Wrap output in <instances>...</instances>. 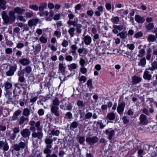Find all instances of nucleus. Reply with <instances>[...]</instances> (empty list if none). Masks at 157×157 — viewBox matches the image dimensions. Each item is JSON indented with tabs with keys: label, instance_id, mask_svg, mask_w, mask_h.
I'll return each mask as SVG.
<instances>
[{
	"label": "nucleus",
	"instance_id": "nucleus-1",
	"mask_svg": "<svg viewBox=\"0 0 157 157\" xmlns=\"http://www.w3.org/2000/svg\"><path fill=\"white\" fill-rule=\"evenodd\" d=\"M32 71V68L30 66L26 67L25 68L21 70L18 71L17 75L18 76V80L21 82H23L25 81L24 77L25 72L27 74H30Z\"/></svg>",
	"mask_w": 157,
	"mask_h": 157
},
{
	"label": "nucleus",
	"instance_id": "nucleus-2",
	"mask_svg": "<svg viewBox=\"0 0 157 157\" xmlns=\"http://www.w3.org/2000/svg\"><path fill=\"white\" fill-rule=\"evenodd\" d=\"M27 143L25 142H21L18 144H14L13 148L15 150L17 151H19L21 149H23L27 146Z\"/></svg>",
	"mask_w": 157,
	"mask_h": 157
},
{
	"label": "nucleus",
	"instance_id": "nucleus-3",
	"mask_svg": "<svg viewBox=\"0 0 157 157\" xmlns=\"http://www.w3.org/2000/svg\"><path fill=\"white\" fill-rule=\"evenodd\" d=\"M17 68V66L16 65L12 66L10 67L9 70L6 73V76H13L14 72L16 71Z\"/></svg>",
	"mask_w": 157,
	"mask_h": 157
},
{
	"label": "nucleus",
	"instance_id": "nucleus-4",
	"mask_svg": "<svg viewBox=\"0 0 157 157\" xmlns=\"http://www.w3.org/2000/svg\"><path fill=\"white\" fill-rule=\"evenodd\" d=\"M98 138L96 136H93L92 137H88L86 139V141L91 145L94 144L98 142Z\"/></svg>",
	"mask_w": 157,
	"mask_h": 157
},
{
	"label": "nucleus",
	"instance_id": "nucleus-5",
	"mask_svg": "<svg viewBox=\"0 0 157 157\" xmlns=\"http://www.w3.org/2000/svg\"><path fill=\"white\" fill-rule=\"evenodd\" d=\"M21 134L22 137L24 138H29L31 134V132L28 129H24L21 132Z\"/></svg>",
	"mask_w": 157,
	"mask_h": 157
},
{
	"label": "nucleus",
	"instance_id": "nucleus-6",
	"mask_svg": "<svg viewBox=\"0 0 157 157\" xmlns=\"http://www.w3.org/2000/svg\"><path fill=\"white\" fill-rule=\"evenodd\" d=\"M9 148L8 144L6 141H0V149H2L4 151H6Z\"/></svg>",
	"mask_w": 157,
	"mask_h": 157
},
{
	"label": "nucleus",
	"instance_id": "nucleus-7",
	"mask_svg": "<svg viewBox=\"0 0 157 157\" xmlns=\"http://www.w3.org/2000/svg\"><path fill=\"white\" fill-rule=\"evenodd\" d=\"M125 106V103L124 102H122L118 104L117 111L119 114H122L124 111Z\"/></svg>",
	"mask_w": 157,
	"mask_h": 157
},
{
	"label": "nucleus",
	"instance_id": "nucleus-8",
	"mask_svg": "<svg viewBox=\"0 0 157 157\" xmlns=\"http://www.w3.org/2000/svg\"><path fill=\"white\" fill-rule=\"evenodd\" d=\"M142 80L141 78L139 76L134 75L132 78V84L136 85L140 82Z\"/></svg>",
	"mask_w": 157,
	"mask_h": 157
},
{
	"label": "nucleus",
	"instance_id": "nucleus-9",
	"mask_svg": "<svg viewBox=\"0 0 157 157\" xmlns=\"http://www.w3.org/2000/svg\"><path fill=\"white\" fill-rule=\"evenodd\" d=\"M140 120L141 124L143 125H146L148 124V120L147 117L144 115L141 114L140 117Z\"/></svg>",
	"mask_w": 157,
	"mask_h": 157
},
{
	"label": "nucleus",
	"instance_id": "nucleus-10",
	"mask_svg": "<svg viewBox=\"0 0 157 157\" xmlns=\"http://www.w3.org/2000/svg\"><path fill=\"white\" fill-rule=\"evenodd\" d=\"M2 16L5 23H11L9 17L8 16L5 11H3L2 12Z\"/></svg>",
	"mask_w": 157,
	"mask_h": 157
},
{
	"label": "nucleus",
	"instance_id": "nucleus-11",
	"mask_svg": "<svg viewBox=\"0 0 157 157\" xmlns=\"http://www.w3.org/2000/svg\"><path fill=\"white\" fill-rule=\"evenodd\" d=\"M12 93L9 91H7L6 94H5V99L6 100V103H10L12 100L11 98Z\"/></svg>",
	"mask_w": 157,
	"mask_h": 157
},
{
	"label": "nucleus",
	"instance_id": "nucleus-12",
	"mask_svg": "<svg viewBox=\"0 0 157 157\" xmlns=\"http://www.w3.org/2000/svg\"><path fill=\"white\" fill-rule=\"evenodd\" d=\"M19 62L23 66H27L30 63L29 59L27 58H23L19 60Z\"/></svg>",
	"mask_w": 157,
	"mask_h": 157
},
{
	"label": "nucleus",
	"instance_id": "nucleus-13",
	"mask_svg": "<svg viewBox=\"0 0 157 157\" xmlns=\"http://www.w3.org/2000/svg\"><path fill=\"white\" fill-rule=\"evenodd\" d=\"M59 107L58 106L55 105H52L51 109V110L52 112L53 113L54 115L56 116H58L59 115V112L58 111Z\"/></svg>",
	"mask_w": 157,
	"mask_h": 157
},
{
	"label": "nucleus",
	"instance_id": "nucleus-14",
	"mask_svg": "<svg viewBox=\"0 0 157 157\" xmlns=\"http://www.w3.org/2000/svg\"><path fill=\"white\" fill-rule=\"evenodd\" d=\"M135 20L137 22L140 23H144L145 21L144 17L139 15H135Z\"/></svg>",
	"mask_w": 157,
	"mask_h": 157
},
{
	"label": "nucleus",
	"instance_id": "nucleus-15",
	"mask_svg": "<svg viewBox=\"0 0 157 157\" xmlns=\"http://www.w3.org/2000/svg\"><path fill=\"white\" fill-rule=\"evenodd\" d=\"M105 133L107 135L109 134L108 139L109 140H111L112 139L113 137L114 136L115 134V132L113 130L109 131V130L106 129L105 131Z\"/></svg>",
	"mask_w": 157,
	"mask_h": 157
},
{
	"label": "nucleus",
	"instance_id": "nucleus-16",
	"mask_svg": "<svg viewBox=\"0 0 157 157\" xmlns=\"http://www.w3.org/2000/svg\"><path fill=\"white\" fill-rule=\"evenodd\" d=\"M45 142L46 144H47V148L44 149V152L45 154H47V157H48L49 153V139L47 138L45 140Z\"/></svg>",
	"mask_w": 157,
	"mask_h": 157
},
{
	"label": "nucleus",
	"instance_id": "nucleus-17",
	"mask_svg": "<svg viewBox=\"0 0 157 157\" xmlns=\"http://www.w3.org/2000/svg\"><path fill=\"white\" fill-rule=\"evenodd\" d=\"M84 43L86 45H89L92 41L91 37L88 35L85 36L84 37Z\"/></svg>",
	"mask_w": 157,
	"mask_h": 157
},
{
	"label": "nucleus",
	"instance_id": "nucleus-18",
	"mask_svg": "<svg viewBox=\"0 0 157 157\" xmlns=\"http://www.w3.org/2000/svg\"><path fill=\"white\" fill-rule=\"evenodd\" d=\"M38 21V20L37 19L30 20L28 23V25L30 27H32L33 25H36Z\"/></svg>",
	"mask_w": 157,
	"mask_h": 157
},
{
	"label": "nucleus",
	"instance_id": "nucleus-19",
	"mask_svg": "<svg viewBox=\"0 0 157 157\" xmlns=\"http://www.w3.org/2000/svg\"><path fill=\"white\" fill-rule=\"evenodd\" d=\"M61 5L57 3L55 5L53 3H50V9H54V10H58L59 9Z\"/></svg>",
	"mask_w": 157,
	"mask_h": 157
},
{
	"label": "nucleus",
	"instance_id": "nucleus-20",
	"mask_svg": "<svg viewBox=\"0 0 157 157\" xmlns=\"http://www.w3.org/2000/svg\"><path fill=\"white\" fill-rule=\"evenodd\" d=\"M78 52L79 53V55L83 53L84 55H86L88 53V50L86 48L82 47V48H78Z\"/></svg>",
	"mask_w": 157,
	"mask_h": 157
},
{
	"label": "nucleus",
	"instance_id": "nucleus-21",
	"mask_svg": "<svg viewBox=\"0 0 157 157\" xmlns=\"http://www.w3.org/2000/svg\"><path fill=\"white\" fill-rule=\"evenodd\" d=\"M21 91L19 89L15 88L13 91V96L16 98H18V97Z\"/></svg>",
	"mask_w": 157,
	"mask_h": 157
},
{
	"label": "nucleus",
	"instance_id": "nucleus-22",
	"mask_svg": "<svg viewBox=\"0 0 157 157\" xmlns=\"http://www.w3.org/2000/svg\"><path fill=\"white\" fill-rule=\"evenodd\" d=\"M9 15L10 21L12 23L13 22L15 21L16 19L15 16V12L13 11H11L9 12Z\"/></svg>",
	"mask_w": 157,
	"mask_h": 157
},
{
	"label": "nucleus",
	"instance_id": "nucleus-23",
	"mask_svg": "<svg viewBox=\"0 0 157 157\" xmlns=\"http://www.w3.org/2000/svg\"><path fill=\"white\" fill-rule=\"evenodd\" d=\"M13 84L8 81L4 83V87L5 90L7 91V90L12 87Z\"/></svg>",
	"mask_w": 157,
	"mask_h": 157
},
{
	"label": "nucleus",
	"instance_id": "nucleus-24",
	"mask_svg": "<svg viewBox=\"0 0 157 157\" xmlns=\"http://www.w3.org/2000/svg\"><path fill=\"white\" fill-rule=\"evenodd\" d=\"M33 137H37L39 139H41L43 136V134L41 132H38V133L33 132L32 134Z\"/></svg>",
	"mask_w": 157,
	"mask_h": 157
},
{
	"label": "nucleus",
	"instance_id": "nucleus-25",
	"mask_svg": "<svg viewBox=\"0 0 157 157\" xmlns=\"http://www.w3.org/2000/svg\"><path fill=\"white\" fill-rule=\"evenodd\" d=\"M107 118L110 120H114L116 118L115 114L114 113L110 112L108 114Z\"/></svg>",
	"mask_w": 157,
	"mask_h": 157
},
{
	"label": "nucleus",
	"instance_id": "nucleus-26",
	"mask_svg": "<svg viewBox=\"0 0 157 157\" xmlns=\"http://www.w3.org/2000/svg\"><path fill=\"white\" fill-rule=\"evenodd\" d=\"M14 11L16 13L21 14L25 11V10L20 7H16L14 9Z\"/></svg>",
	"mask_w": 157,
	"mask_h": 157
},
{
	"label": "nucleus",
	"instance_id": "nucleus-27",
	"mask_svg": "<svg viewBox=\"0 0 157 157\" xmlns=\"http://www.w3.org/2000/svg\"><path fill=\"white\" fill-rule=\"evenodd\" d=\"M151 75L149 74L148 71H144L143 76L144 79L149 80L151 79Z\"/></svg>",
	"mask_w": 157,
	"mask_h": 157
},
{
	"label": "nucleus",
	"instance_id": "nucleus-28",
	"mask_svg": "<svg viewBox=\"0 0 157 157\" xmlns=\"http://www.w3.org/2000/svg\"><path fill=\"white\" fill-rule=\"evenodd\" d=\"M117 36H119L122 39H124L128 36V34L126 32H121L118 33Z\"/></svg>",
	"mask_w": 157,
	"mask_h": 157
},
{
	"label": "nucleus",
	"instance_id": "nucleus-29",
	"mask_svg": "<svg viewBox=\"0 0 157 157\" xmlns=\"http://www.w3.org/2000/svg\"><path fill=\"white\" fill-rule=\"evenodd\" d=\"M6 2L4 0H0V9L5 10L6 8Z\"/></svg>",
	"mask_w": 157,
	"mask_h": 157
},
{
	"label": "nucleus",
	"instance_id": "nucleus-30",
	"mask_svg": "<svg viewBox=\"0 0 157 157\" xmlns=\"http://www.w3.org/2000/svg\"><path fill=\"white\" fill-rule=\"evenodd\" d=\"M30 114V111L27 108H25L24 109L22 114L25 117H28Z\"/></svg>",
	"mask_w": 157,
	"mask_h": 157
},
{
	"label": "nucleus",
	"instance_id": "nucleus-31",
	"mask_svg": "<svg viewBox=\"0 0 157 157\" xmlns=\"http://www.w3.org/2000/svg\"><path fill=\"white\" fill-rule=\"evenodd\" d=\"M82 27V25L80 24H77L76 26V32L80 34L81 33L82 31L81 28Z\"/></svg>",
	"mask_w": 157,
	"mask_h": 157
},
{
	"label": "nucleus",
	"instance_id": "nucleus-32",
	"mask_svg": "<svg viewBox=\"0 0 157 157\" xmlns=\"http://www.w3.org/2000/svg\"><path fill=\"white\" fill-rule=\"evenodd\" d=\"M28 120V118H25L24 116H22L20 118L19 121L20 125L23 124L25 121Z\"/></svg>",
	"mask_w": 157,
	"mask_h": 157
},
{
	"label": "nucleus",
	"instance_id": "nucleus-33",
	"mask_svg": "<svg viewBox=\"0 0 157 157\" xmlns=\"http://www.w3.org/2000/svg\"><path fill=\"white\" fill-rule=\"evenodd\" d=\"M111 21L113 23L117 24L119 21V19L118 17H113Z\"/></svg>",
	"mask_w": 157,
	"mask_h": 157
},
{
	"label": "nucleus",
	"instance_id": "nucleus-34",
	"mask_svg": "<svg viewBox=\"0 0 157 157\" xmlns=\"http://www.w3.org/2000/svg\"><path fill=\"white\" fill-rule=\"evenodd\" d=\"M147 39L149 42L154 41L155 40V36L154 35L150 34L148 36Z\"/></svg>",
	"mask_w": 157,
	"mask_h": 157
},
{
	"label": "nucleus",
	"instance_id": "nucleus-35",
	"mask_svg": "<svg viewBox=\"0 0 157 157\" xmlns=\"http://www.w3.org/2000/svg\"><path fill=\"white\" fill-rule=\"evenodd\" d=\"M47 4L46 3H43L41 4L39 8V9L40 11H42L46 8Z\"/></svg>",
	"mask_w": 157,
	"mask_h": 157
},
{
	"label": "nucleus",
	"instance_id": "nucleus-36",
	"mask_svg": "<svg viewBox=\"0 0 157 157\" xmlns=\"http://www.w3.org/2000/svg\"><path fill=\"white\" fill-rule=\"evenodd\" d=\"M77 65L76 64L73 63L68 66L69 69L71 70L73 69H75L77 67Z\"/></svg>",
	"mask_w": 157,
	"mask_h": 157
},
{
	"label": "nucleus",
	"instance_id": "nucleus-37",
	"mask_svg": "<svg viewBox=\"0 0 157 157\" xmlns=\"http://www.w3.org/2000/svg\"><path fill=\"white\" fill-rule=\"evenodd\" d=\"M75 29L74 28H71L68 30V32L71 37H73L74 35Z\"/></svg>",
	"mask_w": 157,
	"mask_h": 157
},
{
	"label": "nucleus",
	"instance_id": "nucleus-38",
	"mask_svg": "<svg viewBox=\"0 0 157 157\" xmlns=\"http://www.w3.org/2000/svg\"><path fill=\"white\" fill-rule=\"evenodd\" d=\"M146 63V60L145 58L142 59L140 62L139 63V65L143 67L144 66Z\"/></svg>",
	"mask_w": 157,
	"mask_h": 157
},
{
	"label": "nucleus",
	"instance_id": "nucleus-39",
	"mask_svg": "<svg viewBox=\"0 0 157 157\" xmlns=\"http://www.w3.org/2000/svg\"><path fill=\"white\" fill-rule=\"evenodd\" d=\"M60 104V101L57 98H56L53 101V105L58 106Z\"/></svg>",
	"mask_w": 157,
	"mask_h": 157
},
{
	"label": "nucleus",
	"instance_id": "nucleus-40",
	"mask_svg": "<svg viewBox=\"0 0 157 157\" xmlns=\"http://www.w3.org/2000/svg\"><path fill=\"white\" fill-rule=\"evenodd\" d=\"M154 27V25L153 23H151L149 24L146 26V28L147 30H150L153 29Z\"/></svg>",
	"mask_w": 157,
	"mask_h": 157
},
{
	"label": "nucleus",
	"instance_id": "nucleus-41",
	"mask_svg": "<svg viewBox=\"0 0 157 157\" xmlns=\"http://www.w3.org/2000/svg\"><path fill=\"white\" fill-rule=\"evenodd\" d=\"M113 27V28L117 29L119 30L120 31L122 30L124 28V27L122 25H114Z\"/></svg>",
	"mask_w": 157,
	"mask_h": 157
},
{
	"label": "nucleus",
	"instance_id": "nucleus-42",
	"mask_svg": "<svg viewBox=\"0 0 157 157\" xmlns=\"http://www.w3.org/2000/svg\"><path fill=\"white\" fill-rule=\"evenodd\" d=\"M5 52L6 54H11L13 52L12 49L11 48H6L5 49Z\"/></svg>",
	"mask_w": 157,
	"mask_h": 157
},
{
	"label": "nucleus",
	"instance_id": "nucleus-43",
	"mask_svg": "<svg viewBox=\"0 0 157 157\" xmlns=\"http://www.w3.org/2000/svg\"><path fill=\"white\" fill-rule=\"evenodd\" d=\"M41 47L39 44H37L35 46V50L34 51L35 52H40V50Z\"/></svg>",
	"mask_w": 157,
	"mask_h": 157
},
{
	"label": "nucleus",
	"instance_id": "nucleus-44",
	"mask_svg": "<svg viewBox=\"0 0 157 157\" xmlns=\"http://www.w3.org/2000/svg\"><path fill=\"white\" fill-rule=\"evenodd\" d=\"M59 70L62 72H64L65 70V67L63 63H59Z\"/></svg>",
	"mask_w": 157,
	"mask_h": 157
},
{
	"label": "nucleus",
	"instance_id": "nucleus-45",
	"mask_svg": "<svg viewBox=\"0 0 157 157\" xmlns=\"http://www.w3.org/2000/svg\"><path fill=\"white\" fill-rule=\"evenodd\" d=\"M61 44L63 47H66L68 45L69 43L67 41L64 39L63 40Z\"/></svg>",
	"mask_w": 157,
	"mask_h": 157
},
{
	"label": "nucleus",
	"instance_id": "nucleus-46",
	"mask_svg": "<svg viewBox=\"0 0 157 157\" xmlns=\"http://www.w3.org/2000/svg\"><path fill=\"white\" fill-rule=\"evenodd\" d=\"M92 116V113L90 112L87 113L85 115V119H89Z\"/></svg>",
	"mask_w": 157,
	"mask_h": 157
},
{
	"label": "nucleus",
	"instance_id": "nucleus-47",
	"mask_svg": "<svg viewBox=\"0 0 157 157\" xmlns=\"http://www.w3.org/2000/svg\"><path fill=\"white\" fill-rule=\"evenodd\" d=\"M27 18H31L33 16V13L32 12H27L25 13Z\"/></svg>",
	"mask_w": 157,
	"mask_h": 157
},
{
	"label": "nucleus",
	"instance_id": "nucleus-48",
	"mask_svg": "<svg viewBox=\"0 0 157 157\" xmlns=\"http://www.w3.org/2000/svg\"><path fill=\"white\" fill-rule=\"evenodd\" d=\"M78 125V124L75 121H74L71 123L70 126V128H75L77 127Z\"/></svg>",
	"mask_w": 157,
	"mask_h": 157
},
{
	"label": "nucleus",
	"instance_id": "nucleus-49",
	"mask_svg": "<svg viewBox=\"0 0 157 157\" xmlns=\"http://www.w3.org/2000/svg\"><path fill=\"white\" fill-rule=\"evenodd\" d=\"M40 121H37L35 124V126L37 129L38 130H41L42 129V127L40 126Z\"/></svg>",
	"mask_w": 157,
	"mask_h": 157
},
{
	"label": "nucleus",
	"instance_id": "nucleus-50",
	"mask_svg": "<svg viewBox=\"0 0 157 157\" xmlns=\"http://www.w3.org/2000/svg\"><path fill=\"white\" fill-rule=\"evenodd\" d=\"M126 47L131 50H133L135 48V46L134 44H127L126 45Z\"/></svg>",
	"mask_w": 157,
	"mask_h": 157
},
{
	"label": "nucleus",
	"instance_id": "nucleus-51",
	"mask_svg": "<svg viewBox=\"0 0 157 157\" xmlns=\"http://www.w3.org/2000/svg\"><path fill=\"white\" fill-rule=\"evenodd\" d=\"M54 35L56 36L57 38L59 39L60 38L61 36V32L59 31H56L54 32Z\"/></svg>",
	"mask_w": 157,
	"mask_h": 157
},
{
	"label": "nucleus",
	"instance_id": "nucleus-52",
	"mask_svg": "<svg viewBox=\"0 0 157 157\" xmlns=\"http://www.w3.org/2000/svg\"><path fill=\"white\" fill-rule=\"evenodd\" d=\"M40 40L43 43H45L47 42V39L44 36H41L40 38Z\"/></svg>",
	"mask_w": 157,
	"mask_h": 157
},
{
	"label": "nucleus",
	"instance_id": "nucleus-53",
	"mask_svg": "<svg viewBox=\"0 0 157 157\" xmlns=\"http://www.w3.org/2000/svg\"><path fill=\"white\" fill-rule=\"evenodd\" d=\"M139 53L138 56L140 57H142L144 54L145 51L144 49H141L139 51Z\"/></svg>",
	"mask_w": 157,
	"mask_h": 157
},
{
	"label": "nucleus",
	"instance_id": "nucleus-54",
	"mask_svg": "<svg viewBox=\"0 0 157 157\" xmlns=\"http://www.w3.org/2000/svg\"><path fill=\"white\" fill-rule=\"evenodd\" d=\"M97 124L100 125V127L101 129H103L106 126L105 124H104L101 121H100L97 122Z\"/></svg>",
	"mask_w": 157,
	"mask_h": 157
},
{
	"label": "nucleus",
	"instance_id": "nucleus-55",
	"mask_svg": "<svg viewBox=\"0 0 157 157\" xmlns=\"http://www.w3.org/2000/svg\"><path fill=\"white\" fill-rule=\"evenodd\" d=\"M29 7L33 10L37 11L39 9L38 7L36 5H30L29 6Z\"/></svg>",
	"mask_w": 157,
	"mask_h": 157
},
{
	"label": "nucleus",
	"instance_id": "nucleus-56",
	"mask_svg": "<svg viewBox=\"0 0 157 157\" xmlns=\"http://www.w3.org/2000/svg\"><path fill=\"white\" fill-rule=\"evenodd\" d=\"M65 59L67 61L71 62L73 60V58L71 56L68 55L66 56Z\"/></svg>",
	"mask_w": 157,
	"mask_h": 157
},
{
	"label": "nucleus",
	"instance_id": "nucleus-57",
	"mask_svg": "<svg viewBox=\"0 0 157 157\" xmlns=\"http://www.w3.org/2000/svg\"><path fill=\"white\" fill-rule=\"evenodd\" d=\"M79 63L81 66L83 67L85 65L86 62L84 59L82 58H81L79 61Z\"/></svg>",
	"mask_w": 157,
	"mask_h": 157
},
{
	"label": "nucleus",
	"instance_id": "nucleus-58",
	"mask_svg": "<svg viewBox=\"0 0 157 157\" xmlns=\"http://www.w3.org/2000/svg\"><path fill=\"white\" fill-rule=\"evenodd\" d=\"M143 36L142 33L139 32L134 35V37L136 38H138L141 37Z\"/></svg>",
	"mask_w": 157,
	"mask_h": 157
},
{
	"label": "nucleus",
	"instance_id": "nucleus-59",
	"mask_svg": "<svg viewBox=\"0 0 157 157\" xmlns=\"http://www.w3.org/2000/svg\"><path fill=\"white\" fill-rule=\"evenodd\" d=\"M87 69L85 67H82L80 68V72L83 74H85L87 71Z\"/></svg>",
	"mask_w": 157,
	"mask_h": 157
},
{
	"label": "nucleus",
	"instance_id": "nucleus-60",
	"mask_svg": "<svg viewBox=\"0 0 157 157\" xmlns=\"http://www.w3.org/2000/svg\"><path fill=\"white\" fill-rule=\"evenodd\" d=\"M86 80V78L84 76H82L79 79V81L82 82H85Z\"/></svg>",
	"mask_w": 157,
	"mask_h": 157
},
{
	"label": "nucleus",
	"instance_id": "nucleus-61",
	"mask_svg": "<svg viewBox=\"0 0 157 157\" xmlns=\"http://www.w3.org/2000/svg\"><path fill=\"white\" fill-rule=\"evenodd\" d=\"M152 70L157 69V61L154 62L152 64Z\"/></svg>",
	"mask_w": 157,
	"mask_h": 157
},
{
	"label": "nucleus",
	"instance_id": "nucleus-62",
	"mask_svg": "<svg viewBox=\"0 0 157 157\" xmlns=\"http://www.w3.org/2000/svg\"><path fill=\"white\" fill-rule=\"evenodd\" d=\"M68 24L69 25V26H70V25H72L74 26H76L77 24L76 22L73 21H68Z\"/></svg>",
	"mask_w": 157,
	"mask_h": 157
},
{
	"label": "nucleus",
	"instance_id": "nucleus-63",
	"mask_svg": "<svg viewBox=\"0 0 157 157\" xmlns=\"http://www.w3.org/2000/svg\"><path fill=\"white\" fill-rule=\"evenodd\" d=\"M122 119L123 121V122L124 124H127L129 122L126 116H124L122 118Z\"/></svg>",
	"mask_w": 157,
	"mask_h": 157
},
{
	"label": "nucleus",
	"instance_id": "nucleus-64",
	"mask_svg": "<svg viewBox=\"0 0 157 157\" xmlns=\"http://www.w3.org/2000/svg\"><path fill=\"white\" fill-rule=\"evenodd\" d=\"M60 18V15L59 14H57L55 15L53 17V19L55 20H58Z\"/></svg>",
	"mask_w": 157,
	"mask_h": 157
}]
</instances>
